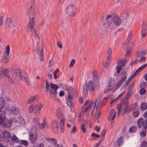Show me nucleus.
Returning <instances> with one entry per match:
<instances>
[{"instance_id":"obj_1","label":"nucleus","mask_w":147,"mask_h":147,"mask_svg":"<svg viewBox=\"0 0 147 147\" xmlns=\"http://www.w3.org/2000/svg\"><path fill=\"white\" fill-rule=\"evenodd\" d=\"M106 28L112 30L119 26L121 24V21L119 17L117 15L112 16L108 15L106 18Z\"/></svg>"},{"instance_id":"obj_2","label":"nucleus","mask_w":147,"mask_h":147,"mask_svg":"<svg viewBox=\"0 0 147 147\" xmlns=\"http://www.w3.org/2000/svg\"><path fill=\"white\" fill-rule=\"evenodd\" d=\"M12 78L13 79L20 82L22 80L26 83L28 86L31 85V83L29 80L28 76L24 77L21 75V72L19 69H15L12 72Z\"/></svg>"},{"instance_id":"obj_3","label":"nucleus","mask_w":147,"mask_h":147,"mask_svg":"<svg viewBox=\"0 0 147 147\" xmlns=\"http://www.w3.org/2000/svg\"><path fill=\"white\" fill-rule=\"evenodd\" d=\"M69 93L67 97L66 98V103L70 109L74 107V100L73 96H75L76 94V90L71 87H68L67 89Z\"/></svg>"},{"instance_id":"obj_4","label":"nucleus","mask_w":147,"mask_h":147,"mask_svg":"<svg viewBox=\"0 0 147 147\" xmlns=\"http://www.w3.org/2000/svg\"><path fill=\"white\" fill-rule=\"evenodd\" d=\"M101 100H97L95 103H94L92 101H89L88 100L86 101L84 104L83 107L85 108L84 111L86 113L87 112L90 110L89 112L91 113V115H92L94 111L95 105H101L100 102Z\"/></svg>"},{"instance_id":"obj_5","label":"nucleus","mask_w":147,"mask_h":147,"mask_svg":"<svg viewBox=\"0 0 147 147\" xmlns=\"http://www.w3.org/2000/svg\"><path fill=\"white\" fill-rule=\"evenodd\" d=\"M131 50V49H129L127 47V51L125 55V59L120 61L118 63L116 68L117 74H119V73L120 70L122 69V67L125 65L127 61L130 58V53Z\"/></svg>"},{"instance_id":"obj_6","label":"nucleus","mask_w":147,"mask_h":147,"mask_svg":"<svg viewBox=\"0 0 147 147\" xmlns=\"http://www.w3.org/2000/svg\"><path fill=\"white\" fill-rule=\"evenodd\" d=\"M9 70L6 68H1L0 69V77L3 78L7 76L8 80L10 83L13 84L14 83L13 80L11 77L9 75Z\"/></svg>"},{"instance_id":"obj_7","label":"nucleus","mask_w":147,"mask_h":147,"mask_svg":"<svg viewBox=\"0 0 147 147\" xmlns=\"http://www.w3.org/2000/svg\"><path fill=\"white\" fill-rule=\"evenodd\" d=\"M29 140L30 142L32 143H34L36 140L37 138V132L36 128L35 126L32 127L29 132Z\"/></svg>"},{"instance_id":"obj_8","label":"nucleus","mask_w":147,"mask_h":147,"mask_svg":"<svg viewBox=\"0 0 147 147\" xmlns=\"http://www.w3.org/2000/svg\"><path fill=\"white\" fill-rule=\"evenodd\" d=\"M76 8L73 4H70L67 5L66 8V13L70 16H73L75 15Z\"/></svg>"},{"instance_id":"obj_9","label":"nucleus","mask_w":147,"mask_h":147,"mask_svg":"<svg viewBox=\"0 0 147 147\" xmlns=\"http://www.w3.org/2000/svg\"><path fill=\"white\" fill-rule=\"evenodd\" d=\"M35 26V20H29L27 26V31L28 32H32L35 33L36 38H39V36L36 33V30L34 28Z\"/></svg>"},{"instance_id":"obj_10","label":"nucleus","mask_w":147,"mask_h":147,"mask_svg":"<svg viewBox=\"0 0 147 147\" xmlns=\"http://www.w3.org/2000/svg\"><path fill=\"white\" fill-rule=\"evenodd\" d=\"M51 89L49 91L50 97L52 98H54L57 94V90L58 89V86L53 83L50 84Z\"/></svg>"},{"instance_id":"obj_11","label":"nucleus","mask_w":147,"mask_h":147,"mask_svg":"<svg viewBox=\"0 0 147 147\" xmlns=\"http://www.w3.org/2000/svg\"><path fill=\"white\" fill-rule=\"evenodd\" d=\"M35 13V10L32 5H30L28 10V16L29 18V20H35L34 18Z\"/></svg>"},{"instance_id":"obj_12","label":"nucleus","mask_w":147,"mask_h":147,"mask_svg":"<svg viewBox=\"0 0 147 147\" xmlns=\"http://www.w3.org/2000/svg\"><path fill=\"white\" fill-rule=\"evenodd\" d=\"M127 76V74L125 73L123 74L122 75L121 77L120 78V80L116 84V85L115 88L116 89H117L118 88H119V87H120L121 85L123 84V83L124 82L126 79Z\"/></svg>"},{"instance_id":"obj_13","label":"nucleus","mask_w":147,"mask_h":147,"mask_svg":"<svg viewBox=\"0 0 147 147\" xmlns=\"http://www.w3.org/2000/svg\"><path fill=\"white\" fill-rule=\"evenodd\" d=\"M51 127L55 133H57L59 130L58 123L56 120H53L51 124Z\"/></svg>"},{"instance_id":"obj_14","label":"nucleus","mask_w":147,"mask_h":147,"mask_svg":"<svg viewBox=\"0 0 147 147\" xmlns=\"http://www.w3.org/2000/svg\"><path fill=\"white\" fill-rule=\"evenodd\" d=\"M47 141L50 143H53L54 147H63L61 144H58L56 139L54 138H46Z\"/></svg>"},{"instance_id":"obj_15","label":"nucleus","mask_w":147,"mask_h":147,"mask_svg":"<svg viewBox=\"0 0 147 147\" xmlns=\"http://www.w3.org/2000/svg\"><path fill=\"white\" fill-rule=\"evenodd\" d=\"M2 135L6 142H9L11 136V134L8 131H4L3 132Z\"/></svg>"},{"instance_id":"obj_16","label":"nucleus","mask_w":147,"mask_h":147,"mask_svg":"<svg viewBox=\"0 0 147 147\" xmlns=\"http://www.w3.org/2000/svg\"><path fill=\"white\" fill-rule=\"evenodd\" d=\"M147 23L145 22H143L141 30L142 35L143 37H144L146 35L147 33Z\"/></svg>"},{"instance_id":"obj_17","label":"nucleus","mask_w":147,"mask_h":147,"mask_svg":"<svg viewBox=\"0 0 147 147\" xmlns=\"http://www.w3.org/2000/svg\"><path fill=\"white\" fill-rule=\"evenodd\" d=\"M43 105L42 104H38L35 106V108L34 110V113L36 116L38 115L40 113Z\"/></svg>"},{"instance_id":"obj_18","label":"nucleus","mask_w":147,"mask_h":147,"mask_svg":"<svg viewBox=\"0 0 147 147\" xmlns=\"http://www.w3.org/2000/svg\"><path fill=\"white\" fill-rule=\"evenodd\" d=\"M9 111L11 114L16 115L19 113L20 111L19 109L18 108L16 107H13L9 110Z\"/></svg>"},{"instance_id":"obj_19","label":"nucleus","mask_w":147,"mask_h":147,"mask_svg":"<svg viewBox=\"0 0 147 147\" xmlns=\"http://www.w3.org/2000/svg\"><path fill=\"white\" fill-rule=\"evenodd\" d=\"M56 115L57 117L59 119L63 117L64 114L62 112V109L61 108L59 107L57 108L56 112Z\"/></svg>"},{"instance_id":"obj_20","label":"nucleus","mask_w":147,"mask_h":147,"mask_svg":"<svg viewBox=\"0 0 147 147\" xmlns=\"http://www.w3.org/2000/svg\"><path fill=\"white\" fill-rule=\"evenodd\" d=\"M39 55L40 60L42 61H44V56L43 52V49H38L37 51Z\"/></svg>"},{"instance_id":"obj_21","label":"nucleus","mask_w":147,"mask_h":147,"mask_svg":"<svg viewBox=\"0 0 147 147\" xmlns=\"http://www.w3.org/2000/svg\"><path fill=\"white\" fill-rule=\"evenodd\" d=\"M20 140L16 135L13 134L12 137L11 136L10 140H9V142L10 143L11 142H12L13 143H19Z\"/></svg>"},{"instance_id":"obj_22","label":"nucleus","mask_w":147,"mask_h":147,"mask_svg":"<svg viewBox=\"0 0 147 147\" xmlns=\"http://www.w3.org/2000/svg\"><path fill=\"white\" fill-rule=\"evenodd\" d=\"M5 118V113L3 111L0 110V125L3 124Z\"/></svg>"},{"instance_id":"obj_23","label":"nucleus","mask_w":147,"mask_h":147,"mask_svg":"<svg viewBox=\"0 0 147 147\" xmlns=\"http://www.w3.org/2000/svg\"><path fill=\"white\" fill-rule=\"evenodd\" d=\"M9 55L4 54L1 59L2 62L3 63H8L9 61Z\"/></svg>"},{"instance_id":"obj_24","label":"nucleus","mask_w":147,"mask_h":147,"mask_svg":"<svg viewBox=\"0 0 147 147\" xmlns=\"http://www.w3.org/2000/svg\"><path fill=\"white\" fill-rule=\"evenodd\" d=\"M88 86L90 91H93L94 89V86L93 82L91 81L89 82Z\"/></svg>"},{"instance_id":"obj_25","label":"nucleus","mask_w":147,"mask_h":147,"mask_svg":"<svg viewBox=\"0 0 147 147\" xmlns=\"http://www.w3.org/2000/svg\"><path fill=\"white\" fill-rule=\"evenodd\" d=\"M18 123L21 125H24L25 123V121L24 118L21 116H19L18 118Z\"/></svg>"},{"instance_id":"obj_26","label":"nucleus","mask_w":147,"mask_h":147,"mask_svg":"<svg viewBox=\"0 0 147 147\" xmlns=\"http://www.w3.org/2000/svg\"><path fill=\"white\" fill-rule=\"evenodd\" d=\"M146 53V51H138L137 53V56L139 58H140L145 56Z\"/></svg>"},{"instance_id":"obj_27","label":"nucleus","mask_w":147,"mask_h":147,"mask_svg":"<svg viewBox=\"0 0 147 147\" xmlns=\"http://www.w3.org/2000/svg\"><path fill=\"white\" fill-rule=\"evenodd\" d=\"M4 99L2 97H0V109H2L5 106Z\"/></svg>"},{"instance_id":"obj_28","label":"nucleus","mask_w":147,"mask_h":147,"mask_svg":"<svg viewBox=\"0 0 147 147\" xmlns=\"http://www.w3.org/2000/svg\"><path fill=\"white\" fill-rule=\"evenodd\" d=\"M88 88L87 84H84L83 86L84 93L85 96L88 95Z\"/></svg>"},{"instance_id":"obj_29","label":"nucleus","mask_w":147,"mask_h":147,"mask_svg":"<svg viewBox=\"0 0 147 147\" xmlns=\"http://www.w3.org/2000/svg\"><path fill=\"white\" fill-rule=\"evenodd\" d=\"M5 119H4V120L3 121V124H2V125H3L4 126L7 127H11V121H10V119L8 121H6V122H5L4 123V122L5 121Z\"/></svg>"},{"instance_id":"obj_30","label":"nucleus","mask_w":147,"mask_h":147,"mask_svg":"<svg viewBox=\"0 0 147 147\" xmlns=\"http://www.w3.org/2000/svg\"><path fill=\"white\" fill-rule=\"evenodd\" d=\"M116 116V112L114 109L111 110L110 113V116L111 118V120H113L115 118Z\"/></svg>"},{"instance_id":"obj_31","label":"nucleus","mask_w":147,"mask_h":147,"mask_svg":"<svg viewBox=\"0 0 147 147\" xmlns=\"http://www.w3.org/2000/svg\"><path fill=\"white\" fill-rule=\"evenodd\" d=\"M143 119L142 118H140L137 121V126L139 128H141L142 126Z\"/></svg>"},{"instance_id":"obj_32","label":"nucleus","mask_w":147,"mask_h":147,"mask_svg":"<svg viewBox=\"0 0 147 147\" xmlns=\"http://www.w3.org/2000/svg\"><path fill=\"white\" fill-rule=\"evenodd\" d=\"M128 103L129 101L128 99L124 98H122L121 103L122 105H124L127 106H128Z\"/></svg>"},{"instance_id":"obj_33","label":"nucleus","mask_w":147,"mask_h":147,"mask_svg":"<svg viewBox=\"0 0 147 147\" xmlns=\"http://www.w3.org/2000/svg\"><path fill=\"white\" fill-rule=\"evenodd\" d=\"M137 128L136 126H134L129 128V131L130 133H134L136 132Z\"/></svg>"},{"instance_id":"obj_34","label":"nucleus","mask_w":147,"mask_h":147,"mask_svg":"<svg viewBox=\"0 0 147 147\" xmlns=\"http://www.w3.org/2000/svg\"><path fill=\"white\" fill-rule=\"evenodd\" d=\"M147 109V103L145 102H142L141 105V109L142 110L144 111Z\"/></svg>"},{"instance_id":"obj_35","label":"nucleus","mask_w":147,"mask_h":147,"mask_svg":"<svg viewBox=\"0 0 147 147\" xmlns=\"http://www.w3.org/2000/svg\"><path fill=\"white\" fill-rule=\"evenodd\" d=\"M11 20L10 18H8L7 19L5 24V26L6 27L8 28L10 26L11 24Z\"/></svg>"},{"instance_id":"obj_36","label":"nucleus","mask_w":147,"mask_h":147,"mask_svg":"<svg viewBox=\"0 0 147 147\" xmlns=\"http://www.w3.org/2000/svg\"><path fill=\"white\" fill-rule=\"evenodd\" d=\"M115 84V81L113 80H110L108 86H109L111 88L113 89Z\"/></svg>"},{"instance_id":"obj_37","label":"nucleus","mask_w":147,"mask_h":147,"mask_svg":"<svg viewBox=\"0 0 147 147\" xmlns=\"http://www.w3.org/2000/svg\"><path fill=\"white\" fill-rule=\"evenodd\" d=\"M35 108V106L33 105H31L29 107L28 111L29 113H31L33 112Z\"/></svg>"},{"instance_id":"obj_38","label":"nucleus","mask_w":147,"mask_h":147,"mask_svg":"<svg viewBox=\"0 0 147 147\" xmlns=\"http://www.w3.org/2000/svg\"><path fill=\"white\" fill-rule=\"evenodd\" d=\"M122 105L121 103L117 105V109L118 110L117 115L119 116L121 111V110L122 108Z\"/></svg>"},{"instance_id":"obj_39","label":"nucleus","mask_w":147,"mask_h":147,"mask_svg":"<svg viewBox=\"0 0 147 147\" xmlns=\"http://www.w3.org/2000/svg\"><path fill=\"white\" fill-rule=\"evenodd\" d=\"M32 121L33 122L35 123L38 125L40 126L39 119L37 117L34 118L32 119Z\"/></svg>"},{"instance_id":"obj_40","label":"nucleus","mask_w":147,"mask_h":147,"mask_svg":"<svg viewBox=\"0 0 147 147\" xmlns=\"http://www.w3.org/2000/svg\"><path fill=\"white\" fill-rule=\"evenodd\" d=\"M85 113H86L84 111V110L83 111H82L81 112H80L79 113V115L78 117V120H81L82 119L83 116L84 115V114Z\"/></svg>"},{"instance_id":"obj_41","label":"nucleus","mask_w":147,"mask_h":147,"mask_svg":"<svg viewBox=\"0 0 147 147\" xmlns=\"http://www.w3.org/2000/svg\"><path fill=\"white\" fill-rule=\"evenodd\" d=\"M81 129L82 130L83 133H84L86 132V125L84 123H82L81 126Z\"/></svg>"},{"instance_id":"obj_42","label":"nucleus","mask_w":147,"mask_h":147,"mask_svg":"<svg viewBox=\"0 0 147 147\" xmlns=\"http://www.w3.org/2000/svg\"><path fill=\"white\" fill-rule=\"evenodd\" d=\"M19 144H21L23 145H24L25 146H27L28 145V142L26 141L25 140H20L19 142Z\"/></svg>"},{"instance_id":"obj_43","label":"nucleus","mask_w":147,"mask_h":147,"mask_svg":"<svg viewBox=\"0 0 147 147\" xmlns=\"http://www.w3.org/2000/svg\"><path fill=\"white\" fill-rule=\"evenodd\" d=\"M146 130H142L140 133V136L141 137H144L146 135Z\"/></svg>"},{"instance_id":"obj_44","label":"nucleus","mask_w":147,"mask_h":147,"mask_svg":"<svg viewBox=\"0 0 147 147\" xmlns=\"http://www.w3.org/2000/svg\"><path fill=\"white\" fill-rule=\"evenodd\" d=\"M139 114V112L138 110L134 111L133 112V115L135 117H138Z\"/></svg>"},{"instance_id":"obj_45","label":"nucleus","mask_w":147,"mask_h":147,"mask_svg":"<svg viewBox=\"0 0 147 147\" xmlns=\"http://www.w3.org/2000/svg\"><path fill=\"white\" fill-rule=\"evenodd\" d=\"M113 89L111 88L109 86L107 85V86L105 89L104 90V93H107V92L110 91Z\"/></svg>"},{"instance_id":"obj_46","label":"nucleus","mask_w":147,"mask_h":147,"mask_svg":"<svg viewBox=\"0 0 147 147\" xmlns=\"http://www.w3.org/2000/svg\"><path fill=\"white\" fill-rule=\"evenodd\" d=\"M132 111V109L129 108L128 106H127L125 109V113L128 114L129 112H131Z\"/></svg>"},{"instance_id":"obj_47","label":"nucleus","mask_w":147,"mask_h":147,"mask_svg":"<svg viewBox=\"0 0 147 147\" xmlns=\"http://www.w3.org/2000/svg\"><path fill=\"white\" fill-rule=\"evenodd\" d=\"M123 137H120L118 139L117 142L118 145H120L123 142Z\"/></svg>"},{"instance_id":"obj_48","label":"nucleus","mask_w":147,"mask_h":147,"mask_svg":"<svg viewBox=\"0 0 147 147\" xmlns=\"http://www.w3.org/2000/svg\"><path fill=\"white\" fill-rule=\"evenodd\" d=\"M142 126L144 128L146 129L147 128V119H145L143 122Z\"/></svg>"},{"instance_id":"obj_49","label":"nucleus","mask_w":147,"mask_h":147,"mask_svg":"<svg viewBox=\"0 0 147 147\" xmlns=\"http://www.w3.org/2000/svg\"><path fill=\"white\" fill-rule=\"evenodd\" d=\"M132 34V33L131 32H130L127 38V42H129L130 41Z\"/></svg>"},{"instance_id":"obj_50","label":"nucleus","mask_w":147,"mask_h":147,"mask_svg":"<svg viewBox=\"0 0 147 147\" xmlns=\"http://www.w3.org/2000/svg\"><path fill=\"white\" fill-rule=\"evenodd\" d=\"M6 53L4 54L9 55L10 52V46L9 45H7L6 47Z\"/></svg>"},{"instance_id":"obj_51","label":"nucleus","mask_w":147,"mask_h":147,"mask_svg":"<svg viewBox=\"0 0 147 147\" xmlns=\"http://www.w3.org/2000/svg\"><path fill=\"white\" fill-rule=\"evenodd\" d=\"M46 126V122L45 121H43L42 123H41V125L39 126L40 129H42L44 128Z\"/></svg>"},{"instance_id":"obj_52","label":"nucleus","mask_w":147,"mask_h":147,"mask_svg":"<svg viewBox=\"0 0 147 147\" xmlns=\"http://www.w3.org/2000/svg\"><path fill=\"white\" fill-rule=\"evenodd\" d=\"M147 142L145 141H143L140 146V147H147Z\"/></svg>"},{"instance_id":"obj_53","label":"nucleus","mask_w":147,"mask_h":147,"mask_svg":"<svg viewBox=\"0 0 147 147\" xmlns=\"http://www.w3.org/2000/svg\"><path fill=\"white\" fill-rule=\"evenodd\" d=\"M146 67V65L145 64H144L140 67L138 69L137 71H138V72L140 71H141L143 70Z\"/></svg>"},{"instance_id":"obj_54","label":"nucleus","mask_w":147,"mask_h":147,"mask_svg":"<svg viewBox=\"0 0 147 147\" xmlns=\"http://www.w3.org/2000/svg\"><path fill=\"white\" fill-rule=\"evenodd\" d=\"M146 92V90L145 88H142L140 91V94L143 95Z\"/></svg>"},{"instance_id":"obj_55","label":"nucleus","mask_w":147,"mask_h":147,"mask_svg":"<svg viewBox=\"0 0 147 147\" xmlns=\"http://www.w3.org/2000/svg\"><path fill=\"white\" fill-rule=\"evenodd\" d=\"M75 62V61L74 59H73L71 60L70 64L69 65V67H73V65L74 64Z\"/></svg>"},{"instance_id":"obj_56","label":"nucleus","mask_w":147,"mask_h":147,"mask_svg":"<svg viewBox=\"0 0 147 147\" xmlns=\"http://www.w3.org/2000/svg\"><path fill=\"white\" fill-rule=\"evenodd\" d=\"M60 127H64V121L63 119H61L59 123Z\"/></svg>"},{"instance_id":"obj_57","label":"nucleus","mask_w":147,"mask_h":147,"mask_svg":"<svg viewBox=\"0 0 147 147\" xmlns=\"http://www.w3.org/2000/svg\"><path fill=\"white\" fill-rule=\"evenodd\" d=\"M146 61V58L144 57H141V59L139 60V61L141 63H142L144 62H145Z\"/></svg>"},{"instance_id":"obj_58","label":"nucleus","mask_w":147,"mask_h":147,"mask_svg":"<svg viewBox=\"0 0 147 147\" xmlns=\"http://www.w3.org/2000/svg\"><path fill=\"white\" fill-rule=\"evenodd\" d=\"M112 50L111 48H109L108 50L107 57H111Z\"/></svg>"},{"instance_id":"obj_59","label":"nucleus","mask_w":147,"mask_h":147,"mask_svg":"<svg viewBox=\"0 0 147 147\" xmlns=\"http://www.w3.org/2000/svg\"><path fill=\"white\" fill-rule=\"evenodd\" d=\"M46 87V91L48 92L49 91L50 89V86L49 82H46L45 84Z\"/></svg>"},{"instance_id":"obj_60","label":"nucleus","mask_w":147,"mask_h":147,"mask_svg":"<svg viewBox=\"0 0 147 147\" xmlns=\"http://www.w3.org/2000/svg\"><path fill=\"white\" fill-rule=\"evenodd\" d=\"M129 42L126 41V42H125L123 45H122V47L124 49H126L128 45Z\"/></svg>"},{"instance_id":"obj_61","label":"nucleus","mask_w":147,"mask_h":147,"mask_svg":"<svg viewBox=\"0 0 147 147\" xmlns=\"http://www.w3.org/2000/svg\"><path fill=\"white\" fill-rule=\"evenodd\" d=\"M11 122V123L12 122H16L18 123V119H16L15 117H13L10 119Z\"/></svg>"},{"instance_id":"obj_62","label":"nucleus","mask_w":147,"mask_h":147,"mask_svg":"<svg viewBox=\"0 0 147 147\" xmlns=\"http://www.w3.org/2000/svg\"><path fill=\"white\" fill-rule=\"evenodd\" d=\"M91 136L92 137H96V138H99L100 137V136L99 135L97 134H96L95 133H92L91 134Z\"/></svg>"},{"instance_id":"obj_63","label":"nucleus","mask_w":147,"mask_h":147,"mask_svg":"<svg viewBox=\"0 0 147 147\" xmlns=\"http://www.w3.org/2000/svg\"><path fill=\"white\" fill-rule=\"evenodd\" d=\"M111 57H110V58L109 57H107V60H106L105 63L109 65L110 62L111 60Z\"/></svg>"},{"instance_id":"obj_64","label":"nucleus","mask_w":147,"mask_h":147,"mask_svg":"<svg viewBox=\"0 0 147 147\" xmlns=\"http://www.w3.org/2000/svg\"><path fill=\"white\" fill-rule=\"evenodd\" d=\"M65 95V92L64 91L61 90L59 93V95L60 96H63Z\"/></svg>"}]
</instances>
